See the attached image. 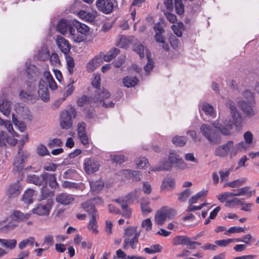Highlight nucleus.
I'll use <instances>...</instances> for the list:
<instances>
[{
    "label": "nucleus",
    "mask_w": 259,
    "mask_h": 259,
    "mask_svg": "<svg viewBox=\"0 0 259 259\" xmlns=\"http://www.w3.org/2000/svg\"><path fill=\"white\" fill-rule=\"evenodd\" d=\"M110 96V94L106 90H98L95 92L94 97H88L83 95L78 99L77 104L80 107L89 105L91 106H102L105 108L113 107L114 103L108 100Z\"/></svg>",
    "instance_id": "f257e3e1"
},
{
    "label": "nucleus",
    "mask_w": 259,
    "mask_h": 259,
    "mask_svg": "<svg viewBox=\"0 0 259 259\" xmlns=\"http://www.w3.org/2000/svg\"><path fill=\"white\" fill-rule=\"evenodd\" d=\"M26 79L25 85L26 91L22 90L20 93V96L22 99L27 100H32L34 99L33 92L35 91V84L38 76L37 68L32 65H29L26 69Z\"/></svg>",
    "instance_id": "f03ea898"
},
{
    "label": "nucleus",
    "mask_w": 259,
    "mask_h": 259,
    "mask_svg": "<svg viewBox=\"0 0 259 259\" xmlns=\"http://www.w3.org/2000/svg\"><path fill=\"white\" fill-rule=\"evenodd\" d=\"M230 109L233 121L231 120H226L223 124H221L218 121H214L212 125L214 128L218 129L219 132L224 136H230L232 134V130L233 124L236 126L239 125L241 122V116L234 105H230Z\"/></svg>",
    "instance_id": "7ed1b4c3"
},
{
    "label": "nucleus",
    "mask_w": 259,
    "mask_h": 259,
    "mask_svg": "<svg viewBox=\"0 0 259 259\" xmlns=\"http://www.w3.org/2000/svg\"><path fill=\"white\" fill-rule=\"evenodd\" d=\"M200 130L203 136L211 144L218 145L221 143L222 136L218 129L212 125L203 124L200 127Z\"/></svg>",
    "instance_id": "20e7f679"
},
{
    "label": "nucleus",
    "mask_w": 259,
    "mask_h": 259,
    "mask_svg": "<svg viewBox=\"0 0 259 259\" xmlns=\"http://www.w3.org/2000/svg\"><path fill=\"white\" fill-rule=\"evenodd\" d=\"M31 214L30 213H24L19 210H15L10 216V221L8 224L3 228L4 231L8 232L14 229L18 226L20 222H24L28 220Z\"/></svg>",
    "instance_id": "39448f33"
},
{
    "label": "nucleus",
    "mask_w": 259,
    "mask_h": 259,
    "mask_svg": "<svg viewBox=\"0 0 259 259\" xmlns=\"http://www.w3.org/2000/svg\"><path fill=\"white\" fill-rule=\"evenodd\" d=\"M176 214V210L168 206H163L155 214V223L158 225H162L167 220L172 219Z\"/></svg>",
    "instance_id": "423d86ee"
},
{
    "label": "nucleus",
    "mask_w": 259,
    "mask_h": 259,
    "mask_svg": "<svg viewBox=\"0 0 259 259\" xmlns=\"http://www.w3.org/2000/svg\"><path fill=\"white\" fill-rule=\"evenodd\" d=\"M215 156L225 157L229 155L232 158L237 154L236 148L233 141H228L221 146H218L214 151Z\"/></svg>",
    "instance_id": "0eeeda50"
},
{
    "label": "nucleus",
    "mask_w": 259,
    "mask_h": 259,
    "mask_svg": "<svg viewBox=\"0 0 259 259\" xmlns=\"http://www.w3.org/2000/svg\"><path fill=\"white\" fill-rule=\"evenodd\" d=\"M76 116V110L72 107L62 111L60 114V124L61 128L63 129L70 128L72 125V117L75 118Z\"/></svg>",
    "instance_id": "6e6552de"
},
{
    "label": "nucleus",
    "mask_w": 259,
    "mask_h": 259,
    "mask_svg": "<svg viewBox=\"0 0 259 259\" xmlns=\"http://www.w3.org/2000/svg\"><path fill=\"white\" fill-rule=\"evenodd\" d=\"M53 205V199L42 201L38 203L33 208L32 212L39 216H48Z\"/></svg>",
    "instance_id": "1a4fd4ad"
},
{
    "label": "nucleus",
    "mask_w": 259,
    "mask_h": 259,
    "mask_svg": "<svg viewBox=\"0 0 259 259\" xmlns=\"http://www.w3.org/2000/svg\"><path fill=\"white\" fill-rule=\"evenodd\" d=\"M100 164L98 161L93 158H87L83 162V168L88 174H91L97 171Z\"/></svg>",
    "instance_id": "9d476101"
},
{
    "label": "nucleus",
    "mask_w": 259,
    "mask_h": 259,
    "mask_svg": "<svg viewBox=\"0 0 259 259\" xmlns=\"http://www.w3.org/2000/svg\"><path fill=\"white\" fill-rule=\"evenodd\" d=\"M96 6L99 11L106 14L111 13L114 7L110 0H98L96 2Z\"/></svg>",
    "instance_id": "9b49d317"
},
{
    "label": "nucleus",
    "mask_w": 259,
    "mask_h": 259,
    "mask_svg": "<svg viewBox=\"0 0 259 259\" xmlns=\"http://www.w3.org/2000/svg\"><path fill=\"white\" fill-rule=\"evenodd\" d=\"M56 44L61 51L64 54H69L70 51L71 46L68 40L62 36H58L56 40Z\"/></svg>",
    "instance_id": "f8f14e48"
},
{
    "label": "nucleus",
    "mask_w": 259,
    "mask_h": 259,
    "mask_svg": "<svg viewBox=\"0 0 259 259\" xmlns=\"http://www.w3.org/2000/svg\"><path fill=\"white\" fill-rule=\"evenodd\" d=\"M253 102H247L245 101H241L239 102V106L244 114L249 118H251L256 114L253 107Z\"/></svg>",
    "instance_id": "ddd939ff"
},
{
    "label": "nucleus",
    "mask_w": 259,
    "mask_h": 259,
    "mask_svg": "<svg viewBox=\"0 0 259 259\" xmlns=\"http://www.w3.org/2000/svg\"><path fill=\"white\" fill-rule=\"evenodd\" d=\"M103 56L102 53L95 57L92 60L90 61L87 65V69L89 72H93L97 68L99 67L103 62Z\"/></svg>",
    "instance_id": "4468645a"
},
{
    "label": "nucleus",
    "mask_w": 259,
    "mask_h": 259,
    "mask_svg": "<svg viewBox=\"0 0 259 259\" xmlns=\"http://www.w3.org/2000/svg\"><path fill=\"white\" fill-rule=\"evenodd\" d=\"M56 200L60 204L67 205L71 204L74 200V198L72 194L62 193L56 196Z\"/></svg>",
    "instance_id": "2eb2a0df"
},
{
    "label": "nucleus",
    "mask_w": 259,
    "mask_h": 259,
    "mask_svg": "<svg viewBox=\"0 0 259 259\" xmlns=\"http://www.w3.org/2000/svg\"><path fill=\"white\" fill-rule=\"evenodd\" d=\"M15 110L17 113L24 119L31 120L30 112L27 106L23 104H17L15 105Z\"/></svg>",
    "instance_id": "dca6fc26"
},
{
    "label": "nucleus",
    "mask_w": 259,
    "mask_h": 259,
    "mask_svg": "<svg viewBox=\"0 0 259 259\" xmlns=\"http://www.w3.org/2000/svg\"><path fill=\"white\" fill-rule=\"evenodd\" d=\"M38 94L44 101H48L50 99L48 89L46 82L43 80H40L39 82Z\"/></svg>",
    "instance_id": "f3484780"
},
{
    "label": "nucleus",
    "mask_w": 259,
    "mask_h": 259,
    "mask_svg": "<svg viewBox=\"0 0 259 259\" xmlns=\"http://www.w3.org/2000/svg\"><path fill=\"white\" fill-rule=\"evenodd\" d=\"M21 193V188L19 183L10 185L6 190V195L10 198H14Z\"/></svg>",
    "instance_id": "a211bd4d"
},
{
    "label": "nucleus",
    "mask_w": 259,
    "mask_h": 259,
    "mask_svg": "<svg viewBox=\"0 0 259 259\" xmlns=\"http://www.w3.org/2000/svg\"><path fill=\"white\" fill-rule=\"evenodd\" d=\"M44 185H47L48 182L49 186L53 189H56L58 187L56 177L55 174H50L48 172L44 173Z\"/></svg>",
    "instance_id": "6ab92c4d"
},
{
    "label": "nucleus",
    "mask_w": 259,
    "mask_h": 259,
    "mask_svg": "<svg viewBox=\"0 0 259 259\" xmlns=\"http://www.w3.org/2000/svg\"><path fill=\"white\" fill-rule=\"evenodd\" d=\"M137 235L135 237L131 238H124L123 242V248L127 249L128 247H131L132 249H136L139 244V238H137Z\"/></svg>",
    "instance_id": "aec40b11"
},
{
    "label": "nucleus",
    "mask_w": 259,
    "mask_h": 259,
    "mask_svg": "<svg viewBox=\"0 0 259 259\" xmlns=\"http://www.w3.org/2000/svg\"><path fill=\"white\" fill-rule=\"evenodd\" d=\"M44 173L40 176L36 175H28L27 176L26 181L28 183L33 184L37 186L44 185Z\"/></svg>",
    "instance_id": "412c9836"
},
{
    "label": "nucleus",
    "mask_w": 259,
    "mask_h": 259,
    "mask_svg": "<svg viewBox=\"0 0 259 259\" xmlns=\"http://www.w3.org/2000/svg\"><path fill=\"white\" fill-rule=\"evenodd\" d=\"M68 37L76 43L83 42L87 39L86 36L78 32L74 28L70 29V34Z\"/></svg>",
    "instance_id": "4be33fe9"
},
{
    "label": "nucleus",
    "mask_w": 259,
    "mask_h": 259,
    "mask_svg": "<svg viewBox=\"0 0 259 259\" xmlns=\"http://www.w3.org/2000/svg\"><path fill=\"white\" fill-rule=\"evenodd\" d=\"M141 233V231L138 230V227L137 226H130L128 227L124 231L123 234L124 238H131L132 237H135L137 235V238H139Z\"/></svg>",
    "instance_id": "5701e85b"
},
{
    "label": "nucleus",
    "mask_w": 259,
    "mask_h": 259,
    "mask_svg": "<svg viewBox=\"0 0 259 259\" xmlns=\"http://www.w3.org/2000/svg\"><path fill=\"white\" fill-rule=\"evenodd\" d=\"M76 31L80 34L84 35V36H87L89 34L90 28L84 24L81 23L78 21L73 23V27Z\"/></svg>",
    "instance_id": "b1692460"
},
{
    "label": "nucleus",
    "mask_w": 259,
    "mask_h": 259,
    "mask_svg": "<svg viewBox=\"0 0 259 259\" xmlns=\"http://www.w3.org/2000/svg\"><path fill=\"white\" fill-rule=\"evenodd\" d=\"M73 28L64 20H61L59 22L57 26V30L62 34H65L69 32L70 34V29Z\"/></svg>",
    "instance_id": "393cba45"
},
{
    "label": "nucleus",
    "mask_w": 259,
    "mask_h": 259,
    "mask_svg": "<svg viewBox=\"0 0 259 259\" xmlns=\"http://www.w3.org/2000/svg\"><path fill=\"white\" fill-rule=\"evenodd\" d=\"M11 102L4 100L0 103V111L6 116L8 117L11 111Z\"/></svg>",
    "instance_id": "a878e982"
},
{
    "label": "nucleus",
    "mask_w": 259,
    "mask_h": 259,
    "mask_svg": "<svg viewBox=\"0 0 259 259\" xmlns=\"http://www.w3.org/2000/svg\"><path fill=\"white\" fill-rule=\"evenodd\" d=\"M171 29H172L176 36H170L169 42L172 48L174 49H177L178 48V40L176 37L178 36V26L175 24H173L171 26Z\"/></svg>",
    "instance_id": "bb28decb"
},
{
    "label": "nucleus",
    "mask_w": 259,
    "mask_h": 259,
    "mask_svg": "<svg viewBox=\"0 0 259 259\" xmlns=\"http://www.w3.org/2000/svg\"><path fill=\"white\" fill-rule=\"evenodd\" d=\"M115 201L120 204L123 212L121 213L122 215L126 218H129L131 217L132 214L131 210L127 206V203L124 200L116 199Z\"/></svg>",
    "instance_id": "cd10ccee"
},
{
    "label": "nucleus",
    "mask_w": 259,
    "mask_h": 259,
    "mask_svg": "<svg viewBox=\"0 0 259 259\" xmlns=\"http://www.w3.org/2000/svg\"><path fill=\"white\" fill-rule=\"evenodd\" d=\"M82 208L85 210L89 214L91 215L94 214V212H98L97 209L95 208L94 205L93 200L90 199L86 202L81 204Z\"/></svg>",
    "instance_id": "c85d7f7f"
},
{
    "label": "nucleus",
    "mask_w": 259,
    "mask_h": 259,
    "mask_svg": "<svg viewBox=\"0 0 259 259\" xmlns=\"http://www.w3.org/2000/svg\"><path fill=\"white\" fill-rule=\"evenodd\" d=\"M90 215L91 216V218L89 223L88 229L92 231L93 233H97L98 232L97 230L98 224L96 221V218L98 216V212H95V213H94V214Z\"/></svg>",
    "instance_id": "c756f323"
},
{
    "label": "nucleus",
    "mask_w": 259,
    "mask_h": 259,
    "mask_svg": "<svg viewBox=\"0 0 259 259\" xmlns=\"http://www.w3.org/2000/svg\"><path fill=\"white\" fill-rule=\"evenodd\" d=\"M138 79L136 77L126 76L122 79V83L127 88L135 87L138 83Z\"/></svg>",
    "instance_id": "7c9ffc66"
},
{
    "label": "nucleus",
    "mask_w": 259,
    "mask_h": 259,
    "mask_svg": "<svg viewBox=\"0 0 259 259\" xmlns=\"http://www.w3.org/2000/svg\"><path fill=\"white\" fill-rule=\"evenodd\" d=\"M172 167V163L168 160H163L160 163L158 166L155 168H151L150 170L151 171H161L163 170H168Z\"/></svg>",
    "instance_id": "2f4dec72"
},
{
    "label": "nucleus",
    "mask_w": 259,
    "mask_h": 259,
    "mask_svg": "<svg viewBox=\"0 0 259 259\" xmlns=\"http://www.w3.org/2000/svg\"><path fill=\"white\" fill-rule=\"evenodd\" d=\"M0 244L2 246L10 249H14L17 244V240L13 239H0Z\"/></svg>",
    "instance_id": "473e14b6"
},
{
    "label": "nucleus",
    "mask_w": 259,
    "mask_h": 259,
    "mask_svg": "<svg viewBox=\"0 0 259 259\" xmlns=\"http://www.w3.org/2000/svg\"><path fill=\"white\" fill-rule=\"evenodd\" d=\"M50 57L49 52L46 46H43L38 51L37 54V58L41 60L45 61L49 59Z\"/></svg>",
    "instance_id": "72a5a7b5"
},
{
    "label": "nucleus",
    "mask_w": 259,
    "mask_h": 259,
    "mask_svg": "<svg viewBox=\"0 0 259 259\" xmlns=\"http://www.w3.org/2000/svg\"><path fill=\"white\" fill-rule=\"evenodd\" d=\"M163 33H157L155 34L154 38L157 42L160 44V46L165 51H167L169 49L168 45L165 42V39L162 35Z\"/></svg>",
    "instance_id": "f704fd0d"
},
{
    "label": "nucleus",
    "mask_w": 259,
    "mask_h": 259,
    "mask_svg": "<svg viewBox=\"0 0 259 259\" xmlns=\"http://www.w3.org/2000/svg\"><path fill=\"white\" fill-rule=\"evenodd\" d=\"M120 50L117 48L112 49L108 54L104 55L102 54L104 60L106 62H109L113 59L119 53Z\"/></svg>",
    "instance_id": "c9c22d12"
},
{
    "label": "nucleus",
    "mask_w": 259,
    "mask_h": 259,
    "mask_svg": "<svg viewBox=\"0 0 259 259\" xmlns=\"http://www.w3.org/2000/svg\"><path fill=\"white\" fill-rule=\"evenodd\" d=\"M67 63V66L68 72L70 74H72L74 72V61L73 58L69 55L68 54H64Z\"/></svg>",
    "instance_id": "e433bc0d"
},
{
    "label": "nucleus",
    "mask_w": 259,
    "mask_h": 259,
    "mask_svg": "<svg viewBox=\"0 0 259 259\" xmlns=\"http://www.w3.org/2000/svg\"><path fill=\"white\" fill-rule=\"evenodd\" d=\"M34 191L32 189H27L22 196L23 201L27 204H30L33 202V196Z\"/></svg>",
    "instance_id": "4c0bfd02"
},
{
    "label": "nucleus",
    "mask_w": 259,
    "mask_h": 259,
    "mask_svg": "<svg viewBox=\"0 0 259 259\" xmlns=\"http://www.w3.org/2000/svg\"><path fill=\"white\" fill-rule=\"evenodd\" d=\"M249 190V187L247 186L238 189L236 190V192L231 193V196L247 195L248 197H250L251 196V192H248Z\"/></svg>",
    "instance_id": "58836bf2"
},
{
    "label": "nucleus",
    "mask_w": 259,
    "mask_h": 259,
    "mask_svg": "<svg viewBox=\"0 0 259 259\" xmlns=\"http://www.w3.org/2000/svg\"><path fill=\"white\" fill-rule=\"evenodd\" d=\"M130 44L131 41L127 38L124 36H120L117 41L116 45L119 48L126 49Z\"/></svg>",
    "instance_id": "ea45409f"
},
{
    "label": "nucleus",
    "mask_w": 259,
    "mask_h": 259,
    "mask_svg": "<svg viewBox=\"0 0 259 259\" xmlns=\"http://www.w3.org/2000/svg\"><path fill=\"white\" fill-rule=\"evenodd\" d=\"M233 202H235L236 203H240L242 205L241 209L245 211H250L251 210V207L252 205V203H245L241 202L240 200L237 198H234L232 201H227V203H230Z\"/></svg>",
    "instance_id": "a19ab883"
},
{
    "label": "nucleus",
    "mask_w": 259,
    "mask_h": 259,
    "mask_svg": "<svg viewBox=\"0 0 259 259\" xmlns=\"http://www.w3.org/2000/svg\"><path fill=\"white\" fill-rule=\"evenodd\" d=\"M175 186L174 180L171 178L164 179L161 186L163 190L169 189L173 188Z\"/></svg>",
    "instance_id": "79ce46f5"
},
{
    "label": "nucleus",
    "mask_w": 259,
    "mask_h": 259,
    "mask_svg": "<svg viewBox=\"0 0 259 259\" xmlns=\"http://www.w3.org/2000/svg\"><path fill=\"white\" fill-rule=\"evenodd\" d=\"M54 195V193L46 188H42L41 190L40 198L41 201H48V199H52V197Z\"/></svg>",
    "instance_id": "37998d69"
},
{
    "label": "nucleus",
    "mask_w": 259,
    "mask_h": 259,
    "mask_svg": "<svg viewBox=\"0 0 259 259\" xmlns=\"http://www.w3.org/2000/svg\"><path fill=\"white\" fill-rule=\"evenodd\" d=\"M24 163L20 160V159H19V157H15L13 163V171L20 172L21 171L23 167H24Z\"/></svg>",
    "instance_id": "c03bdc74"
},
{
    "label": "nucleus",
    "mask_w": 259,
    "mask_h": 259,
    "mask_svg": "<svg viewBox=\"0 0 259 259\" xmlns=\"http://www.w3.org/2000/svg\"><path fill=\"white\" fill-rule=\"evenodd\" d=\"M144 251L149 254H153L156 252H159L162 250V247L159 244H154L150 247H146Z\"/></svg>",
    "instance_id": "a18cd8bd"
},
{
    "label": "nucleus",
    "mask_w": 259,
    "mask_h": 259,
    "mask_svg": "<svg viewBox=\"0 0 259 259\" xmlns=\"http://www.w3.org/2000/svg\"><path fill=\"white\" fill-rule=\"evenodd\" d=\"M202 109L206 115H209L213 117L215 116L213 108L209 104L207 103H203L202 106Z\"/></svg>",
    "instance_id": "49530a36"
},
{
    "label": "nucleus",
    "mask_w": 259,
    "mask_h": 259,
    "mask_svg": "<svg viewBox=\"0 0 259 259\" xmlns=\"http://www.w3.org/2000/svg\"><path fill=\"white\" fill-rule=\"evenodd\" d=\"M144 49L145 47L140 43L135 44L133 46V50L141 58L144 56Z\"/></svg>",
    "instance_id": "de8ad7c7"
},
{
    "label": "nucleus",
    "mask_w": 259,
    "mask_h": 259,
    "mask_svg": "<svg viewBox=\"0 0 259 259\" xmlns=\"http://www.w3.org/2000/svg\"><path fill=\"white\" fill-rule=\"evenodd\" d=\"M104 183L102 181L92 182L90 183L91 190L94 191H99L102 189Z\"/></svg>",
    "instance_id": "09e8293b"
},
{
    "label": "nucleus",
    "mask_w": 259,
    "mask_h": 259,
    "mask_svg": "<svg viewBox=\"0 0 259 259\" xmlns=\"http://www.w3.org/2000/svg\"><path fill=\"white\" fill-rule=\"evenodd\" d=\"M141 208L142 214L144 215H147L152 210L149 206V202L147 201H143L141 202Z\"/></svg>",
    "instance_id": "8fccbe9b"
},
{
    "label": "nucleus",
    "mask_w": 259,
    "mask_h": 259,
    "mask_svg": "<svg viewBox=\"0 0 259 259\" xmlns=\"http://www.w3.org/2000/svg\"><path fill=\"white\" fill-rule=\"evenodd\" d=\"M139 197V192L137 191H135L128 194L126 197V200L125 201H126V203H130L133 202L134 200L137 199V198Z\"/></svg>",
    "instance_id": "3c124183"
},
{
    "label": "nucleus",
    "mask_w": 259,
    "mask_h": 259,
    "mask_svg": "<svg viewBox=\"0 0 259 259\" xmlns=\"http://www.w3.org/2000/svg\"><path fill=\"white\" fill-rule=\"evenodd\" d=\"M30 156V154L28 151L24 150L23 151L18 152L16 157H19V159H20V160L24 163Z\"/></svg>",
    "instance_id": "603ef678"
},
{
    "label": "nucleus",
    "mask_w": 259,
    "mask_h": 259,
    "mask_svg": "<svg viewBox=\"0 0 259 259\" xmlns=\"http://www.w3.org/2000/svg\"><path fill=\"white\" fill-rule=\"evenodd\" d=\"M136 164L138 168H143L149 165L148 161L145 157L139 158L136 160Z\"/></svg>",
    "instance_id": "864d4df0"
},
{
    "label": "nucleus",
    "mask_w": 259,
    "mask_h": 259,
    "mask_svg": "<svg viewBox=\"0 0 259 259\" xmlns=\"http://www.w3.org/2000/svg\"><path fill=\"white\" fill-rule=\"evenodd\" d=\"M246 181L245 179H238L227 184V186L231 188H235L242 185Z\"/></svg>",
    "instance_id": "5fc2aeb1"
},
{
    "label": "nucleus",
    "mask_w": 259,
    "mask_h": 259,
    "mask_svg": "<svg viewBox=\"0 0 259 259\" xmlns=\"http://www.w3.org/2000/svg\"><path fill=\"white\" fill-rule=\"evenodd\" d=\"M8 136L7 134L1 130H0V145L1 146H6L7 142H8Z\"/></svg>",
    "instance_id": "6e6d98bb"
},
{
    "label": "nucleus",
    "mask_w": 259,
    "mask_h": 259,
    "mask_svg": "<svg viewBox=\"0 0 259 259\" xmlns=\"http://www.w3.org/2000/svg\"><path fill=\"white\" fill-rule=\"evenodd\" d=\"M142 184V191L146 195L150 194L152 192V187L150 184L148 182H143Z\"/></svg>",
    "instance_id": "4d7b16f0"
},
{
    "label": "nucleus",
    "mask_w": 259,
    "mask_h": 259,
    "mask_svg": "<svg viewBox=\"0 0 259 259\" xmlns=\"http://www.w3.org/2000/svg\"><path fill=\"white\" fill-rule=\"evenodd\" d=\"M74 83V80L72 78L70 79V83L67 86L66 90L64 93V95L68 96L70 95L74 90V87L72 85Z\"/></svg>",
    "instance_id": "13d9d810"
},
{
    "label": "nucleus",
    "mask_w": 259,
    "mask_h": 259,
    "mask_svg": "<svg viewBox=\"0 0 259 259\" xmlns=\"http://www.w3.org/2000/svg\"><path fill=\"white\" fill-rule=\"evenodd\" d=\"M246 230V228H242L240 227H232L230 228L227 230V233H238L240 232H244Z\"/></svg>",
    "instance_id": "bf43d9fd"
},
{
    "label": "nucleus",
    "mask_w": 259,
    "mask_h": 259,
    "mask_svg": "<svg viewBox=\"0 0 259 259\" xmlns=\"http://www.w3.org/2000/svg\"><path fill=\"white\" fill-rule=\"evenodd\" d=\"M150 53L146 51V57L148 59V63L144 67V69L146 72H150L153 68V62L150 60L149 55Z\"/></svg>",
    "instance_id": "052dcab7"
},
{
    "label": "nucleus",
    "mask_w": 259,
    "mask_h": 259,
    "mask_svg": "<svg viewBox=\"0 0 259 259\" xmlns=\"http://www.w3.org/2000/svg\"><path fill=\"white\" fill-rule=\"evenodd\" d=\"M152 223L150 219H146L142 222L141 226L145 229L147 231H150L152 229Z\"/></svg>",
    "instance_id": "680f3d73"
},
{
    "label": "nucleus",
    "mask_w": 259,
    "mask_h": 259,
    "mask_svg": "<svg viewBox=\"0 0 259 259\" xmlns=\"http://www.w3.org/2000/svg\"><path fill=\"white\" fill-rule=\"evenodd\" d=\"M37 152L38 154L40 156H45L49 154L47 147L43 145H39L37 147Z\"/></svg>",
    "instance_id": "e2e57ef3"
},
{
    "label": "nucleus",
    "mask_w": 259,
    "mask_h": 259,
    "mask_svg": "<svg viewBox=\"0 0 259 259\" xmlns=\"http://www.w3.org/2000/svg\"><path fill=\"white\" fill-rule=\"evenodd\" d=\"M242 238L243 242L245 243L246 245L248 244L250 245L255 241V239L249 234L244 235Z\"/></svg>",
    "instance_id": "0e129e2a"
},
{
    "label": "nucleus",
    "mask_w": 259,
    "mask_h": 259,
    "mask_svg": "<svg viewBox=\"0 0 259 259\" xmlns=\"http://www.w3.org/2000/svg\"><path fill=\"white\" fill-rule=\"evenodd\" d=\"M50 62L55 66H57L60 64V61L59 58V56L56 53L52 54L50 57Z\"/></svg>",
    "instance_id": "69168bd1"
},
{
    "label": "nucleus",
    "mask_w": 259,
    "mask_h": 259,
    "mask_svg": "<svg viewBox=\"0 0 259 259\" xmlns=\"http://www.w3.org/2000/svg\"><path fill=\"white\" fill-rule=\"evenodd\" d=\"M62 141L60 139L55 138L51 140L49 143L48 146L50 148H53L56 146H60L62 144Z\"/></svg>",
    "instance_id": "338daca9"
},
{
    "label": "nucleus",
    "mask_w": 259,
    "mask_h": 259,
    "mask_svg": "<svg viewBox=\"0 0 259 259\" xmlns=\"http://www.w3.org/2000/svg\"><path fill=\"white\" fill-rule=\"evenodd\" d=\"M77 134L78 136L82 135L85 133V124L83 122H79L77 124Z\"/></svg>",
    "instance_id": "774afa93"
}]
</instances>
